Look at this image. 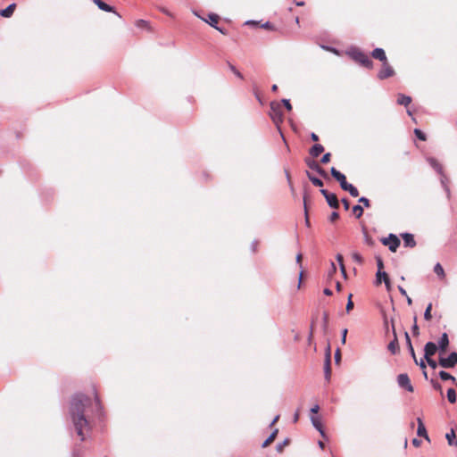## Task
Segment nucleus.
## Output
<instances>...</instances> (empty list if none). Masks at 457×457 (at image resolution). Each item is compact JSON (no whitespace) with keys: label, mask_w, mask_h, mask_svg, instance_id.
Segmentation results:
<instances>
[{"label":"nucleus","mask_w":457,"mask_h":457,"mask_svg":"<svg viewBox=\"0 0 457 457\" xmlns=\"http://www.w3.org/2000/svg\"><path fill=\"white\" fill-rule=\"evenodd\" d=\"M16 8V4H9L5 9L0 10V15L4 18H10Z\"/></svg>","instance_id":"19"},{"label":"nucleus","mask_w":457,"mask_h":457,"mask_svg":"<svg viewBox=\"0 0 457 457\" xmlns=\"http://www.w3.org/2000/svg\"><path fill=\"white\" fill-rule=\"evenodd\" d=\"M389 277L387 275L386 272L385 271H377V274H376V284L377 285H379L381 284V282L388 279Z\"/></svg>","instance_id":"28"},{"label":"nucleus","mask_w":457,"mask_h":457,"mask_svg":"<svg viewBox=\"0 0 457 457\" xmlns=\"http://www.w3.org/2000/svg\"><path fill=\"white\" fill-rule=\"evenodd\" d=\"M439 377L442 380H452L453 382H454L456 384L455 378L445 370H441L439 372Z\"/></svg>","instance_id":"32"},{"label":"nucleus","mask_w":457,"mask_h":457,"mask_svg":"<svg viewBox=\"0 0 457 457\" xmlns=\"http://www.w3.org/2000/svg\"><path fill=\"white\" fill-rule=\"evenodd\" d=\"M330 173L332 177L339 182L340 187L343 190H345L350 185V183L346 181L345 176L340 171H338L335 167H332L330 169Z\"/></svg>","instance_id":"7"},{"label":"nucleus","mask_w":457,"mask_h":457,"mask_svg":"<svg viewBox=\"0 0 457 457\" xmlns=\"http://www.w3.org/2000/svg\"><path fill=\"white\" fill-rule=\"evenodd\" d=\"M90 404L91 399L83 394H77L71 400L69 415L81 441L85 440V432L89 429L87 409Z\"/></svg>","instance_id":"1"},{"label":"nucleus","mask_w":457,"mask_h":457,"mask_svg":"<svg viewBox=\"0 0 457 457\" xmlns=\"http://www.w3.org/2000/svg\"><path fill=\"white\" fill-rule=\"evenodd\" d=\"M392 330H393V334H394V339L388 344L387 349L393 354H395L398 352V350H399V345H398V340H397L395 326H394L393 323H392Z\"/></svg>","instance_id":"13"},{"label":"nucleus","mask_w":457,"mask_h":457,"mask_svg":"<svg viewBox=\"0 0 457 457\" xmlns=\"http://www.w3.org/2000/svg\"><path fill=\"white\" fill-rule=\"evenodd\" d=\"M425 359H426V361H427L428 364L432 369H436V368L437 367L438 363H437L436 361H434L433 359H431V357H429V358H425Z\"/></svg>","instance_id":"43"},{"label":"nucleus","mask_w":457,"mask_h":457,"mask_svg":"<svg viewBox=\"0 0 457 457\" xmlns=\"http://www.w3.org/2000/svg\"><path fill=\"white\" fill-rule=\"evenodd\" d=\"M337 271V267L335 265L334 262H331V268H330V272H329V275H332L333 273H335Z\"/></svg>","instance_id":"61"},{"label":"nucleus","mask_w":457,"mask_h":457,"mask_svg":"<svg viewBox=\"0 0 457 457\" xmlns=\"http://www.w3.org/2000/svg\"><path fill=\"white\" fill-rule=\"evenodd\" d=\"M411 443L415 447H419L420 446L421 441L418 438H413Z\"/></svg>","instance_id":"57"},{"label":"nucleus","mask_w":457,"mask_h":457,"mask_svg":"<svg viewBox=\"0 0 457 457\" xmlns=\"http://www.w3.org/2000/svg\"><path fill=\"white\" fill-rule=\"evenodd\" d=\"M320 410V406L318 404H315L313 407L311 408V412L313 414L318 413Z\"/></svg>","instance_id":"58"},{"label":"nucleus","mask_w":457,"mask_h":457,"mask_svg":"<svg viewBox=\"0 0 457 457\" xmlns=\"http://www.w3.org/2000/svg\"><path fill=\"white\" fill-rule=\"evenodd\" d=\"M229 68L231 70V71L237 76L238 77L239 79H243V75L241 74L240 71H238L235 66L233 65H229Z\"/></svg>","instance_id":"45"},{"label":"nucleus","mask_w":457,"mask_h":457,"mask_svg":"<svg viewBox=\"0 0 457 457\" xmlns=\"http://www.w3.org/2000/svg\"><path fill=\"white\" fill-rule=\"evenodd\" d=\"M413 321H414V324L412 326V333L414 336H417V335H419V327L417 325V317L416 316H414Z\"/></svg>","instance_id":"41"},{"label":"nucleus","mask_w":457,"mask_h":457,"mask_svg":"<svg viewBox=\"0 0 457 457\" xmlns=\"http://www.w3.org/2000/svg\"><path fill=\"white\" fill-rule=\"evenodd\" d=\"M311 421L312 426L320 432V436L325 437V432L322 428V424L318 417L312 416Z\"/></svg>","instance_id":"20"},{"label":"nucleus","mask_w":457,"mask_h":457,"mask_svg":"<svg viewBox=\"0 0 457 457\" xmlns=\"http://www.w3.org/2000/svg\"><path fill=\"white\" fill-rule=\"evenodd\" d=\"M382 69L378 73L379 79H385L395 74L394 69L389 65L388 62H382Z\"/></svg>","instance_id":"8"},{"label":"nucleus","mask_w":457,"mask_h":457,"mask_svg":"<svg viewBox=\"0 0 457 457\" xmlns=\"http://www.w3.org/2000/svg\"><path fill=\"white\" fill-rule=\"evenodd\" d=\"M94 3L98 6V8L102 11L108 12H115L112 6L105 4L102 0H94Z\"/></svg>","instance_id":"21"},{"label":"nucleus","mask_w":457,"mask_h":457,"mask_svg":"<svg viewBox=\"0 0 457 457\" xmlns=\"http://www.w3.org/2000/svg\"><path fill=\"white\" fill-rule=\"evenodd\" d=\"M359 203L362 204L364 207H370V200L365 196L360 197Z\"/></svg>","instance_id":"42"},{"label":"nucleus","mask_w":457,"mask_h":457,"mask_svg":"<svg viewBox=\"0 0 457 457\" xmlns=\"http://www.w3.org/2000/svg\"><path fill=\"white\" fill-rule=\"evenodd\" d=\"M398 290L402 295L407 296V292L402 286H398Z\"/></svg>","instance_id":"59"},{"label":"nucleus","mask_w":457,"mask_h":457,"mask_svg":"<svg viewBox=\"0 0 457 457\" xmlns=\"http://www.w3.org/2000/svg\"><path fill=\"white\" fill-rule=\"evenodd\" d=\"M339 218V214L337 212H333L330 216H329V220L331 222H334L335 220H337V219Z\"/></svg>","instance_id":"49"},{"label":"nucleus","mask_w":457,"mask_h":457,"mask_svg":"<svg viewBox=\"0 0 457 457\" xmlns=\"http://www.w3.org/2000/svg\"><path fill=\"white\" fill-rule=\"evenodd\" d=\"M411 102V96H405L403 94H398L397 103L401 105L407 106Z\"/></svg>","instance_id":"25"},{"label":"nucleus","mask_w":457,"mask_h":457,"mask_svg":"<svg viewBox=\"0 0 457 457\" xmlns=\"http://www.w3.org/2000/svg\"><path fill=\"white\" fill-rule=\"evenodd\" d=\"M330 156H331V155H330V154H329V153L325 154L322 156L321 160H320V161H321V162H322V163H327V162H328L330 161Z\"/></svg>","instance_id":"50"},{"label":"nucleus","mask_w":457,"mask_h":457,"mask_svg":"<svg viewBox=\"0 0 457 457\" xmlns=\"http://www.w3.org/2000/svg\"><path fill=\"white\" fill-rule=\"evenodd\" d=\"M402 237L403 240L404 246L414 247L416 245V241H415L412 234L403 233V234H402Z\"/></svg>","instance_id":"16"},{"label":"nucleus","mask_w":457,"mask_h":457,"mask_svg":"<svg viewBox=\"0 0 457 457\" xmlns=\"http://www.w3.org/2000/svg\"><path fill=\"white\" fill-rule=\"evenodd\" d=\"M280 104H281V105L283 104L287 111L292 110V105L288 99H282Z\"/></svg>","instance_id":"44"},{"label":"nucleus","mask_w":457,"mask_h":457,"mask_svg":"<svg viewBox=\"0 0 457 457\" xmlns=\"http://www.w3.org/2000/svg\"><path fill=\"white\" fill-rule=\"evenodd\" d=\"M449 345V338L446 333H443L439 341H438V348L442 353L446 351V348Z\"/></svg>","instance_id":"17"},{"label":"nucleus","mask_w":457,"mask_h":457,"mask_svg":"<svg viewBox=\"0 0 457 457\" xmlns=\"http://www.w3.org/2000/svg\"><path fill=\"white\" fill-rule=\"evenodd\" d=\"M330 361H331V353H330V347L328 345L326 350L325 363H324L325 378L327 380L330 379V375H331Z\"/></svg>","instance_id":"10"},{"label":"nucleus","mask_w":457,"mask_h":457,"mask_svg":"<svg viewBox=\"0 0 457 457\" xmlns=\"http://www.w3.org/2000/svg\"><path fill=\"white\" fill-rule=\"evenodd\" d=\"M418 428L417 435L420 437H424L427 441H430L429 436L428 435L426 427L421 420V418H417Z\"/></svg>","instance_id":"12"},{"label":"nucleus","mask_w":457,"mask_h":457,"mask_svg":"<svg viewBox=\"0 0 457 457\" xmlns=\"http://www.w3.org/2000/svg\"><path fill=\"white\" fill-rule=\"evenodd\" d=\"M436 350H437V346L435 343L428 342L424 347V352H425L424 357L425 358L431 357L432 355H434L436 353Z\"/></svg>","instance_id":"14"},{"label":"nucleus","mask_w":457,"mask_h":457,"mask_svg":"<svg viewBox=\"0 0 457 457\" xmlns=\"http://www.w3.org/2000/svg\"><path fill=\"white\" fill-rule=\"evenodd\" d=\"M447 399L451 403H454L456 402V392L453 388H449L447 390Z\"/></svg>","instance_id":"34"},{"label":"nucleus","mask_w":457,"mask_h":457,"mask_svg":"<svg viewBox=\"0 0 457 457\" xmlns=\"http://www.w3.org/2000/svg\"><path fill=\"white\" fill-rule=\"evenodd\" d=\"M438 364L445 369H452L457 364V353H451L448 357H439Z\"/></svg>","instance_id":"4"},{"label":"nucleus","mask_w":457,"mask_h":457,"mask_svg":"<svg viewBox=\"0 0 457 457\" xmlns=\"http://www.w3.org/2000/svg\"><path fill=\"white\" fill-rule=\"evenodd\" d=\"M270 117L277 127L283 121L282 105L279 102L273 101L270 104Z\"/></svg>","instance_id":"3"},{"label":"nucleus","mask_w":457,"mask_h":457,"mask_svg":"<svg viewBox=\"0 0 457 457\" xmlns=\"http://www.w3.org/2000/svg\"><path fill=\"white\" fill-rule=\"evenodd\" d=\"M346 336H347V329L345 328V329L342 330L341 342H342L343 345L345 344V342H346Z\"/></svg>","instance_id":"52"},{"label":"nucleus","mask_w":457,"mask_h":457,"mask_svg":"<svg viewBox=\"0 0 457 457\" xmlns=\"http://www.w3.org/2000/svg\"><path fill=\"white\" fill-rule=\"evenodd\" d=\"M352 296H353L352 294H350L348 295V300H347V303H346V307H345L347 312H350L353 308V303L352 301Z\"/></svg>","instance_id":"40"},{"label":"nucleus","mask_w":457,"mask_h":457,"mask_svg":"<svg viewBox=\"0 0 457 457\" xmlns=\"http://www.w3.org/2000/svg\"><path fill=\"white\" fill-rule=\"evenodd\" d=\"M414 362L419 365L420 367V369L423 370V374H424V377L427 378H428V374H427V371L425 370L426 369V364L424 362L423 360H420V361L417 360V358L415 357V359H413Z\"/></svg>","instance_id":"38"},{"label":"nucleus","mask_w":457,"mask_h":457,"mask_svg":"<svg viewBox=\"0 0 457 457\" xmlns=\"http://www.w3.org/2000/svg\"><path fill=\"white\" fill-rule=\"evenodd\" d=\"M398 386L408 392H413L414 388L411 383L410 378L406 373L399 374L397 377Z\"/></svg>","instance_id":"6"},{"label":"nucleus","mask_w":457,"mask_h":457,"mask_svg":"<svg viewBox=\"0 0 457 457\" xmlns=\"http://www.w3.org/2000/svg\"><path fill=\"white\" fill-rule=\"evenodd\" d=\"M135 25L138 29H144L147 30H150L151 29L149 22L145 20H137Z\"/></svg>","instance_id":"31"},{"label":"nucleus","mask_w":457,"mask_h":457,"mask_svg":"<svg viewBox=\"0 0 457 457\" xmlns=\"http://www.w3.org/2000/svg\"><path fill=\"white\" fill-rule=\"evenodd\" d=\"M353 212L357 219L361 218L363 214V208L361 205H354L353 207Z\"/></svg>","instance_id":"36"},{"label":"nucleus","mask_w":457,"mask_h":457,"mask_svg":"<svg viewBox=\"0 0 457 457\" xmlns=\"http://www.w3.org/2000/svg\"><path fill=\"white\" fill-rule=\"evenodd\" d=\"M431 310H432V303H428V305L427 306L425 312H424V319L426 320H430L432 319Z\"/></svg>","instance_id":"37"},{"label":"nucleus","mask_w":457,"mask_h":457,"mask_svg":"<svg viewBox=\"0 0 457 457\" xmlns=\"http://www.w3.org/2000/svg\"><path fill=\"white\" fill-rule=\"evenodd\" d=\"M277 434H278V429H275L270 436L269 437L262 443V446L264 448V447H267L270 443H272L274 441V439L276 438L277 436Z\"/></svg>","instance_id":"33"},{"label":"nucleus","mask_w":457,"mask_h":457,"mask_svg":"<svg viewBox=\"0 0 457 457\" xmlns=\"http://www.w3.org/2000/svg\"><path fill=\"white\" fill-rule=\"evenodd\" d=\"M285 175H286V178H287V180L288 182V185H289V187H290L291 191H294V187H293L292 182H291L290 174H289V172L287 170H285Z\"/></svg>","instance_id":"46"},{"label":"nucleus","mask_w":457,"mask_h":457,"mask_svg":"<svg viewBox=\"0 0 457 457\" xmlns=\"http://www.w3.org/2000/svg\"><path fill=\"white\" fill-rule=\"evenodd\" d=\"M348 55L365 68L372 69L373 62L359 48L353 47L347 52Z\"/></svg>","instance_id":"2"},{"label":"nucleus","mask_w":457,"mask_h":457,"mask_svg":"<svg viewBox=\"0 0 457 457\" xmlns=\"http://www.w3.org/2000/svg\"><path fill=\"white\" fill-rule=\"evenodd\" d=\"M305 162L310 169H312V170H315L321 177L328 178L327 172L319 165V163L317 162L308 158L305 160Z\"/></svg>","instance_id":"11"},{"label":"nucleus","mask_w":457,"mask_h":457,"mask_svg":"<svg viewBox=\"0 0 457 457\" xmlns=\"http://www.w3.org/2000/svg\"><path fill=\"white\" fill-rule=\"evenodd\" d=\"M440 175H441V185L444 187L445 191L446 192L447 197H450L451 191L448 187V178L444 173L440 174Z\"/></svg>","instance_id":"27"},{"label":"nucleus","mask_w":457,"mask_h":457,"mask_svg":"<svg viewBox=\"0 0 457 457\" xmlns=\"http://www.w3.org/2000/svg\"><path fill=\"white\" fill-rule=\"evenodd\" d=\"M336 259H337L339 266L341 267V264H344V262H343V255L340 254V253H337V256H336Z\"/></svg>","instance_id":"56"},{"label":"nucleus","mask_w":457,"mask_h":457,"mask_svg":"<svg viewBox=\"0 0 457 457\" xmlns=\"http://www.w3.org/2000/svg\"><path fill=\"white\" fill-rule=\"evenodd\" d=\"M353 258L354 261H356L358 262H361V261H362L361 256L357 253L353 254Z\"/></svg>","instance_id":"55"},{"label":"nucleus","mask_w":457,"mask_h":457,"mask_svg":"<svg viewBox=\"0 0 457 457\" xmlns=\"http://www.w3.org/2000/svg\"><path fill=\"white\" fill-rule=\"evenodd\" d=\"M340 270H341V273L342 275L346 278V270H345V267L344 264H341V267H340Z\"/></svg>","instance_id":"62"},{"label":"nucleus","mask_w":457,"mask_h":457,"mask_svg":"<svg viewBox=\"0 0 457 457\" xmlns=\"http://www.w3.org/2000/svg\"><path fill=\"white\" fill-rule=\"evenodd\" d=\"M342 204L344 205L345 210H348L350 207L349 201L346 198L342 199Z\"/></svg>","instance_id":"54"},{"label":"nucleus","mask_w":457,"mask_h":457,"mask_svg":"<svg viewBox=\"0 0 457 457\" xmlns=\"http://www.w3.org/2000/svg\"><path fill=\"white\" fill-rule=\"evenodd\" d=\"M414 134L415 136L421 141H425L426 140V135L424 132H422L420 129H414Z\"/></svg>","instance_id":"39"},{"label":"nucleus","mask_w":457,"mask_h":457,"mask_svg":"<svg viewBox=\"0 0 457 457\" xmlns=\"http://www.w3.org/2000/svg\"><path fill=\"white\" fill-rule=\"evenodd\" d=\"M341 360V352H340V349L337 348L335 352V361L336 363H339Z\"/></svg>","instance_id":"48"},{"label":"nucleus","mask_w":457,"mask_h":457,"mask_svg":"<svg viewBox=\"0 0 457 457\" xmlns=\"http://www.w3.org/2000/svg\"><path fill=\"white\" fill-rule=\"evenodd\" d=\"M323 151L324 147L320 144H316L311 148L310 154L312 157H318Z\"/></svg>","instance_id":"24"},{"label":"nucleus","mask_w":457,"mask_h":457,"mask_svg":"<svg viewBox=\"0 0 457 457\" xmlns=\"http://www.w3.org/2000/svg\"><path fill=\"white\" fill-rule=\"evenodd\" d=\"M306 176L312 181V183L316 187H322L323 182L319 178L313 176L310 171L306 170Z\"/></svg>","instance_id":"26"},{"label":"nucleus","mask_w":457,"mask_h":457,"mask_svg":"<svg viewBox=\"0 0 457 457\" xmlns=\"http://www.w3.org/2000/svg\"><path fill=\"white\" fill-rule=\"evenodd\" d=\"M325 199H326L328 204L331 208H333V209L339 208V201L335 194H333V193L329 194Z\"/></svg>","instance_id":"18"},{"label":"nucleus","mask_w":457,"mask_h":457,"mask_svg":"<svg viewBox=\"0 0 457 457\" xmlns=\"http://www.w3.org/2000/svg\"><path fill=\"white\" fill-rule=\"evenodd\" d=\"M445 438H446L449 445L457 446L456 435L453 428L450 430V432L446 433Z\"/></svg>","instance_id":"22"},{"label":"nucleus","mask_w":457,"mask_h":457,"mask_svg":"<svg viewBox=\"0 0 457 457\" xmlns=\"http://www.w3.org/2000/svg\"><path fill=\"white\" fill-rule=\"evenodd\" d=\"M220 17L215 13H210L208 19H203L210 26L220 31L221 34L226 35L227 32L223 29L217 26Z\"/></svg>","instance_id":"9"},{"label":"nucleus","mask_w":457,"mask_h":457,"mask_svg":"<svg viewBox=\"0 0 457 457\" xmlns=\"http://www.w3.org/2000/svg\"><path fill=\"white\" fill-rule=\"evenodd\" d=\"M428 162L436 172L443 174V167L435 158L430 157L428 159Z\"/></svg>","instance_id":"23"},{"label":"nucleus","mask_w":457,"mask_h":457,"mask_svg":"<svg viewBox=\"0 0 457 457\" xmlns=\"http://www.w3.org/2000/svg\"><path fill=\"white\" fill-rule=\"evenodd\" d=\"M321 195L326 198L330 193L326 189H320Z\"/></svg>","instance_id":"64"},{"label":"nucleus","mask_w":457,"mask_h":457,"mask_svg":"<svg viewBox=\"0 0 457 457\" xmlns=\"http://www.w3.org/2000/svg\"><path fill=\"white\" fill-rule=\"evenodd\" d=\"M384 283H385L386 289L389 291L391 289L390 279L388 278V279L385 280Z\"/></svg>","instance_id":"63"},{"label":"nucleus","mask_w":457,"mask_h":457,"mask_svg":"<svg viewBox=\"0 0 457 457\" xmlns=\"http://www.w3.org/2000/svg\"><path fill=\"white\" fill-rule=\"evenodd\" d=\"M382 244L387 245L391 252H395L400 245V240L395 235L390 234L388 237L382 239Z\"/></svg>","instance_id":"5"},{"label":"nucleus","mask_w":457,"mask_h":457,"mask_svg":"<svg viewBox=\"0 0 457 457\" xmlns=\"http://www.w3.org/2000/svg\"><path fill=\"white\" fill-rule=\"evenodd\" d=\"M287 442H288L287 440H285L284 442L277 445V451L281 452L283 450V447L287 444Z\"/></svg>","instance_id":"53"},{"label":"nucleus","mask_w":457,"mask_h":457,"mask_svg":"<svg viewBox=\"0 0 457 457\" xmlns=\"http://www.w3.org/2000/svg\"><path fill=\"white\" fill-rule=\"evenodd\" d=\"M431 382H432L433 386H434L435 389H436V390L441 389V385L438 382H436L434 380H431Z\"/></svg>","instance_id":"60"},{"label":"nucleus","mask_w":457,"mask_h":457,"mask_svg":"<svg viewBox=\"0 0 457 457\" xmlns=\"http://www.w3.org/2000/svg\"><path fill=\"white\" fill-rule=\"evenodd\" d=\"M345 191H348L349 194L353 196V197H357L359 195V190L352 184H350L345 189Z\"/></svg>","instance_id":"35"},{"label":"nucleus","mask_w":457,"mask_h":457,"mask_svg":"<svg viewBox=\"0 0 457 457\" xmlns=\"http://www.w3.org/2000/svg\"><path fill=\"white\" fill-rule=\"evenodd\" d=\"M404 337H405V340H406V344H407V346H408V350L411 355V357L413 359H415V352H414V349H413V346H412V344H411V338H410V336L408 334V332H405L404 333Z\"/></svg>","instance_id":"29"},{"label":"nucleus","mask_w":457,"mask_h":457,"mask_svg":"<svg viewBox=\"0 0 457 457\" xmlns=\"http://www.w3.org/2000/svg\"><path fill=\"white\" fill-rule=\"evenodd\" d=\"M377 266H378V271H382V270L384 268V263L380 257L377 258Z\"/></svg>","instance_id":"47"},{"label":"nucleus","mask_w":457,"mask_h":457,"mask_svg":"<svg viewBox=\"0 0 457 457\" xmlns=\"http://www.w3.org/2000/svg\"><path fill=\"white\" fill-rule=\"evenodd\" d=\"M371 56L375 59L379 60L382 62H387L386 53H385L384 49H382V48H379V47L375 48L371 53Z\"/></svg>","instance_id":"15"},{"label":"nucleus","mask_w":457,"mask_h":457,"mask_svg":"<svg viewBox=\"0 0 457 457\" xmlns=\"http://www.w3.org/2000/svg\"><path fill=\"white\" fill-rule=\"evenodd\" d=\"M434 272L440 278H445V270L442 267V265L437 262L436 263V265L434 266Z\"/></svg>","instance_id":"30"},{"label":"nucleus","mask_w":457,"mask_h":457,"mask_svg":"<svg viewBox=\"0 0 457 457\" xmlns=\"http://www.w3.org/2000/svg\"><path fill=\"white\" fill-rule=\"evenodd\" d=\"M262 28L266 29H273L274 26L270 21H266L265 23H263L262 25Z\"/></svg>","instance_id":"51"}]
</instances>
